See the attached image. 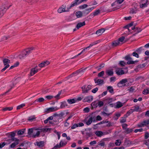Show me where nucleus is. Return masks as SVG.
Instances as JSON below:
<instances>
[{
    "label": "nucleus",
    "instance_id": "1",
    "mask_svg": "<svg viewBox=\"0 0 149 149\" xmlns=\"http://www.w3.org/2000/svg\"><path fill=\"white\" fill-rule=\"evenodd\" d=\"M35 48L34 47H29L25 49L22 51V54L18 56L19 58L20 59H23L26 56L31 53L32 51Z\"/></svg>",
    "mask_w": 149,
    "mask_h": 149
},
{
    "label": "nucleus",
    "instance_id": "2",
    "mask_svg": "<svg viewBox=\"0 0 149 149\" xmlns=\"http://www.w3.org/2000/svg\"><path fill=\"white\" fill-rule=\"evenodd\" d=\"M38 129H36V128H33L29 129L28 130V134L30 135L31 137L33 138H35L36 137H39L40 132L39 131H36L38 130Z\"/></svg>",
    "mask_w": 149,
    "mask_h": 149
},
{
    "label": "nucleus",
    "instance_id": "3",
    "mask_svg": "<svg viewBox=\"0 0 149 149\" xmlns=\"http://www.w3.org/2000/svg\"><path fill=\"white\" fill-rule=\"evenodd\" d=\"M131 55L129 54L126 56L125 57V60L128 61L127 62V64L128 65L134 64L138 62V61L137 60L135 61H132V58L130 57Z\"/></svg>",
    "mask_w": 149,
    "mask_h": 149
},
{
    "label": "nucleus",
    "instance_id": "4",
    "mask_svg": "<svg viewBox=\"0 0 149 149\" xmlns=\"http://www.w3.org/2000/svg\"><path fill=\"white\" fill-rule=\"evenodd\" d=\"M128 83L127 79H123L120 81L117 84V86L118 87H122L126 86V83Z\"/></svg>",
    "mask_w": 149,
    "mask_h": 149
},
{
    "label": "nucleus",
    "instance_id": "5",
    "mask_svg": "<svg viewBox=\"0 0 149 149\" xmlns=\"http://www.w3.org/2000/svg\"><path fill=\"white\" fill-rule=\"evenodd\" d=\"M92 86L91 85H88L86 86V85H84L81 87L83 93H88L90 90L91 89Z\"/></svg>",
    "mask_w": 149,
    "mask_h": 149
},
{
    "label": "nucleus",
    "instance_id": "6",
    "mask_svg": "<svg viewBox=\"0 0 149 149\" xmlns=\"http://www.w3.org/2000/svg\"><path fill=\"white\" fill-rule=\"evenodd\" d=\"M87 0H75L72 2L70 6V8L79 5L83 2H86Z\"/></svg>",
    "mask_w": 149,
    "mask_h": 149
},
{
    "label": "nucleus",
    "instance_id": "7",
    "mask_svg": "<svg viewBox=\"0 0 149 149\" xmlns=\"http://www.w3.org/2000/svg\"><path fill=\"white\" fill-rule=\"evenodd\" d=\"M61 91H59L58 93V94L54 97L52 95H49L45 96V98L47 99V100H51V99L53 98L54 97L56 99H59V97L61 95Z\"/></svg>",
    "mask_w": 149,
    "mask_h": 149
},
{
    "label": "nucleus",
    "instance_id": "8",
    "mask_svg": "<svg viewBox=\"0 0 149 149\" xmlns=\"http://www.w3.org/2000/svg\"><path fill=\"white\" fill-rule=\"evenodd\" d=\"M59 108L56 107H53L46 109L45 110V112L48 113L49 112H54L58 110Z\"/></svg>",
    "mask_w": 149,
    "mask_h": 149
},
{
    "label": "nucleus",
    "instance_id": "9",
    "mask_svg": "<svg viewBox=\"0 0 149 149\" xmlns=\"http://www.w3.org/2000/svg\"><path fill=\"white\" fill-rule=\"evenodd\" d=\"M148 124H149V119L143 120V122L138 125V126L139 127H142L144 126H146Z\"/></svg>",
    "mask_w": 149,
    "mask_h": 149
},
{
    "label": "nucleus",
    "instance_id": "10",
    "mask_svg": "<svg viewBox=\"0 0 149 149\" xmlns=\"http://www.w3.org/2000/svg\"><path fill=\"white\" fill-rule=\"evenodd\" d=\"M95 8L94 7H93L89 8L86 9L83 11V13L85 15H87Z\"/></svg>",
    "mask_w": 149,
    "mask_h": 149
},
{
    "label": "nucleus",
    "instance_id": "11",
    "mask_svg": "<svg viewBox=\"0 0 149 149\" xmlns=\"http://www.w3.org/2000/svg\"><path fill=\"white\" fill-rule=\"evenodd\" d=\"M65 7H64V8H63L62 7L59 8L58 10V13H61L62 12H69V9L71 8H70V6L69 7L67 8V10H66L65 9Z\"/></svg>",
    "mask_w": 149,
    "mask_h": 149
},
{
    "label": "nucleus",
    "instance_id": "12",
    "mask_svg": "<svg viewBox=\"0 0 149 149\" xmlns=\"http://www.w3.org/2000/svg\"><path fill=\"white\" fill-rule=\"evenodd\" d=\"M93 99V97L92 96H89L86 97L84 99V102H91Z\"/></svg>",
    "mask_w": 149,
    "mask_h": 149
},
{
    "label": "nucleus",
    "instance_id": "13",
    "mask_svg": "<svg viewBox=\"0 0 149 149\" xmlns=\"http://www.w3.org/2000/svg\"><path fill=\"white\" fill-rule=\"evenodd\" d=\"M50 63V62L48 61H45L42 62L41 63L38 65V66L41 68H43L45 66L49 65Z\"/></svg>",
    "mask_w": 149,
    "mask_h": 149
},
{
    "label": "nucleus",
    "instance_id": "14",
    "mask_svg": "<svg viewBox=\"0 0 149 149\" xmlns=\"http://www.w3.org/2000/svg\"><path fill=\"white\" fill-rule=\"evenodd\" d=\"M12 5V3L10 2L7 1L4 4V6L3 7H1L3 9V10L6 9H8Z\"/></svg>",
    "mask_w": 149,
    "mask_h": 149
},
{
    "label": "nucleus",
    "instance_id": "15",
    "mask_svg": "<svg viewBox=\"0 0 149 149\" xmlns=\"http://www.w3.org/2000/svg\"><path fill=\"white\" fill-rule=\"evenodd\" d=\"M39 70L40 69H36V68H31V70L30 75L31 76L33 75L36 73H37Z\"/></svg>",
    "mask_w": 149,
    "mask_h": 149
},
{
    "label": "nucleus",
    "instance_id": "16",
    "mask_svg": "<svg viewBox=\"0 0 149 149\" xmlns=\"http://www.w3.org/2000/svg\"><path fill=\"white\" fill-rule=\"evenodd\" d=\"M15 133L14 132H11V133L10 134L11 138L9 140L12 141H17L19 139H18L15 137Z\"/></svg>",
    "mask_w": 149,
    "mask_h": 149
},
{
    "label": "nucleus",
    "instance_id": "17",
    "mask_svg": "<svg viewBox=\"0 0 149 149\" xmlns=\"http://www.w3.org/2000/svg\"><path fill=\"white\" fill-rule=\"evenodd\" d=\"M105 73L108 76H112L113 74V70L112 69L107 70Z\"/></svg>",
    "mask_w": 149,
    "mask_h": 149
},
{
    "label": "nucleus",
    "instance_id": "18",
    "mask_svg": "<svg viewBox=\"0 0 149 149\" xmlns=\"http://www.w3.org/2000/svg\"><path fill=\"white\" fill-rule=\"evenodd\" d=\"M34 145L38 146L39 148L42 147L45 145L44 142V141H37L34 143Z\"/></svg>",
    "mask_w": 149,
    "mask_h": 149
},
{
    "label": "nucleus",
    "instance_id": "19",
    "mask_svg": "<svg viewBox=\"0 0 149 149\" xmlns=\"http://www.w3.org/2000/svg\"><path fill=\"white\" fill-rule=\"evenodd\" d=\"M19 139L17 141H14V142L10 145L9 148H14L16 146L19 144Z\"/></svg>",
    "mask_w": 149,
    "mask_h": 149
},
{
    "label": "nucleus",
    "instance_id": "20",
    "mask_svg": "<svg viewBox=\"0 0 149 149\" xmlns=\"http://www.w3.org/2000/svg\"><path fill=\"white\" fill-rule=\"evenodd\" d=\"M82 72H83V70H77L75 72H73L72 74H71L70 75L68 76L67 77H66L65 78V79H68L69 78L72 77L73 76V75L74 74H78L79 73H80Z\"/></svg>",
    "mask_w": 149,
    "mask_h": 149
},
{
    "label": "nucleus",
    "instance_id": "21",
    "mask_svg": "<svg viewBox=\"0 0 149 149\" xmlns=\"http://www.w3.org/2000/svg\"><path fill=\"white\" fill-rule=\"evenodd\" d=\"M148 2V0H142L141 1V4L140 5V8H142L146 7L147 5V3Z\"/></svg>",
    "mask_w": 149,
    "mask_h": 149
},
{
    "label": "nucleus",
    "instance_id": "22",
    "mask_svg": "<svg viewBox=\"0 0 149 149\" xmlns=\"http://www.w3.org/2000/svg\"><path fill=\"white\" fill-rule=\"evenodd\" d=\"M115 72L116 74L118 75H122L124 74L125 73L123 70H120L119 68H118V69L116 70Z\"/></svg>",
    "mask_w": 149,
    "mask_h": 149
},
{
    "label": "nucleus",
    "instance_id": "23",
    "mask_svg": "<svg viewBox=\"0 0 149 149\" xmlns=\"http://www.w3.org/2000/svg\"><path fill=\"white\" fill-rule=\"evenodd\" d=\"M85 24H86L85 21H84L82 22H79L77 24L76 26V28L77 29H79L80 28L84 26Z\"/></svg>",
    "mask_w": 149,
    "mask_h": 149
},
{
    "label": "nucleus",
    "instance_id": "24",
    "mask_svg": "<svg viewBox=\"0 0 149 149\" xmlns=\"http://www.w3.org/2000/svg\"><path fill=\"white\" fill-rule=\"evenodd\" d=\"M104 31L105 30L104 29H101L98 30L96 31V34L99 36L101 35Z\"/></svg>",
    "mask_w": 149,
    "mask_h": 149
},
{
    "label": "nucleus",
    "instance_id": "25",
    "mask_svg": "<svg viewBox=\"0 0 149 149\" xmlns=\"http://www.w3.org/2000/svg\"><path fill=\"white\" fill-rule=\"evenodd\" d=\"M95 83H97L98 85L102 84L104 82V81L101 79H97L96 78L94 79Z\"/></svg>",
    "mask_w": 149,
    "mask_h": 149
},
{
    "label": "nucleus",
    "instance_id": "26",
    "mask_svg": "<svg viewBox=\"0 0 149 149\" xmlns=\"http://www.w3.org/2000/svg\"><path fill=\"white\" fill-rule=\"evenodd\" d=\"M120 42L116 40L113 42L111 43V46L113 47H116L119 45Z\"/></svg>",
    "mask_w": 149,
    "mask_h": 149
},
{
    "label": "nucleus",
    "instance_id": "27",
    "mask_svg": "<svg viewBox=\"0 0 149 149\" xmlns=\"http://www.w3.org/2000/svg\"><path fill=\"white\" fill-rule=\"evenodd\" d=\"M113 100V99L112 98H105L104 99V101L106 103V104H109Z\"/></svg>",
    "mask_w": 149,
    "mask_h": 149
},
{
    "label": "nucleus",
    "instance_id": "28",
    "mask_svg": "<svg viewBox=\"0 0 149 149\" xmlns=\"http://www.w3.org/2000/svg\"><path fill=\"white\" fill-rule=\"evenodd\" d=\"M107 90H108L111 93L113 94L114 93V90L111 86H109L107 87Z\"/></svg>",
    "mask_w": 149,
    "mask_h": 149
},
{
    "label": "nucleus",
    "instance_id": "29",
    "mask_svg": "<svg viewBox=\"0 0 149 149\" xmlns=\"http://www.w3.org/2000/svg\"><path fill=\"white\" fill-rule=\"evenodd\" d=\"M95 134L97 136L100 137L104 135L103 132L100 131H96Z\"/></svg>",
    "mask_w": 149,
    "mask_h": 149
},
{
    "label": "nucleus",
    "instance_id": "30",
    "mask_svg": "<svg viewBox=\"0 0 149 149\" xmlns=\"http://www.w3.org/2000/svg\"><path fill=\"white\" fill-rule=\"evenodd\" d=\"M83 12L81 11H78L76 13V15L78 18L81 17L83 16Z\"/></svg>",
    "mask_w": 149,
    "mask_h": 149
},
{
    "label": "nucleus",
    "instance_id": "31",
    "mask_svg": "<svg viewBox=\"0 0 149 149\" xmlns=\"http://www.w3.org/2000/svg\"><path fill=\"white\" fill-rule=\"evenodd\" d=\"M3 62L4 65H7L10 63V61L7 58H5L3 59Z\"/></svg>",
    "mask_w": 149,
    "mask_h": 149
},
{
    "label": "nucleus",
    "instance_id": "32",
    "mask_svg": "<svg viewBox=\"0 0 149 149\" xmlns=\"http://www.w3.org/2000/svg\"><path fill=\"white\" fill-rule=\"evenodd\" d=\"M67 102L70 104H72L75 103L76 102V100L74 99H69L67 100Z\"/></svg>",
    "mask_w": 149,
    "mask_h": 149
},
{
    "label": "nucleus",
    "instance_id": "33",
    "mask_svg": "<svg viewBox=\"0 0 149 149\" xmlns=\"http://www.w3.org/2000/svg\"><path fill=\"white\" fill-rule=\"evenodd\" d=\"M45 99L42 97H40L36 100L33 103V104H35L36 102H42L44 101Z\"/></svg>",
    "mask_w": 149,
    "mask_h": 149
},
{
    "label": "nucleus",
    "instance_id": "34",
    "mask_svg": "<svg viewBox=\"0 0 149 149\" xmlns=\"http://www.w3.org/2000/svg\"><path fill=\"white\" fill-rule=\"evenodd\" d=\"M61 103V104L60 107V108L61 109L63 108L68 106L66 102L65 101L62 102Z\"/></svg>",
    "mask_w": 149,
    "mask_h": 149
},
{
    "label": "nucleus",
    "instance_id": "35",
    "mask_svg": "<svg viewBox=\"0 0 149 149\" xmlns=\"http://www.w3.org/2000/svg\"><path fill=\"white\" fill-rule=\"evenodd\" d=\"M25 132V129H22L18 131L17 134L18 135H22Z\"/></svg>",
    "mask_w": 149,
    "mask_h": 149
},
{
    "label": "nucleus",
    "instance_id": "36",
    "mask_svg": "<svg viewBox=\"0 0 149 149\" xmlns=\"http://www.w3.org/2000/svg\"><path fill=\"white\" fill-rule=\"evenodd\" d=\"M100 10L99 9L96 10L95 12L91 14V15H92L94 16L97 15L99 13H100Z\"/></svg>",
    "mask_w": 149,
    "mask_h": 149
},
{
    "label": "nucleus",
    "instance_id": "37",
    "mask_svg": "<svg viewBox=\"0 0 149 149\" xmlns=\"http://www.w3.org/2000/svg\"><path fill=\"white\" fill-rule=\"evenodd\" d=\"M97 101H95L91 104V106L94 108H96L97 107Z\"/></svg>",
    "mask_w": 149,
    "mask_h": 149
},
{
    "label": "nucleus",
    "instance_id": "38",
    "mask_svg": "<svg viewBox=\"0 0 149 149\" xmlns=\"http://www.w3.org/2000/svg\"><path fill=\"white\" fill-rule=\"evenodd\" d=\"M99 42H100V40H98L94 42H93L92 43H91L90 45L89 46H88V47H87V48H90L91 47L93 46V45L97 44Z\"/></svg>",
    "mask_w": 149,
    "mask_h": 149
},
{
    "label": "nucleus",
    "instance_id": "39",
    "mask_svg": "<svg viewBox=\"0 0 149 149\" xmlns=\"http://www.w3.org/2000/svg\"><path fill=\"white\" fill-rule=\"evenodd\" d=\"M137 10L136 8H131L130 9V13L131 14L136 13L137 11Z\"/></svg>",
    "mask_w": 149,
    "mask_h": 149
},
{
    "label": "nucleus",
    "instance_id": "40",
    "mask_svg": "<svg viewBox=\"0 0 149 149\" xmlns=\"http://www.w3.org/2000/svg\"><path fill=\"white\" fill-rule=\"evenodd\" d=\"M133 110L134 111H141V109L139 106H135L133 107Z\"/></svg>",
    "mask_w": 149,
    "mask_h": 149
},
{
    "label": "nucleus",
    "instance_id": "41",
    "mask_svg": "<svg viewBox=\"0 0 149 149\" xmlns=\"http://www.w3.org/2000/svg\"><path fill=\"white\" fill-rule=\"evenodd\" d=\"M97 107H100L104 105V103L102 101H97Z\"/></svg>",
    "mask_w": 149,
    "mask_h": 149
},
{
    "label": "nucleus",
    "instance_id": "42",
    "mask_svg": "<svg viewBox=\"0 0 149 149\" xmlns=\"http://www.w3.org/2000/svg\"><path fill=\"white\" fill-rule=\"evenodd\" d=\"M93 121V118H90L86 122V124L87 125H89L91 124Z\"/></svg>",
    "mask_w": 149,
    "mask_h": 149
},
{
    "label": "nucleus",
    "instance_id": "43",
    "mask_svg": "<svg viewBox=\"0 0 149 149\" xmlns=\"http://www.w3.org/2000/svg\"><path fill=\"white\" fill-rule=\"evenodd\" d=\"M88 7V5L85 4L83 5H81L79 7V8L80 9H84Z\"/></svg>",
    "mask_w": 149,
    "mask_h": 149
},
{
    "label": "nucleus",
    "instance_id": "44",
    "mask_svg": "<svg viewBox=\"0 0 149 149\" xmlns=\"http://www.w3.org/2000/svg\"><path fill=\"white\" fill-rule=\"evenodd\" d=\"M13 109V107H6L4 108H3L2 109V111H11Z\"/></svg>",
    "mask_w": 149,
    "mask_h": 149
},
{
    "label": "nucleus",
    "instance_id": "45",
    "mask_svg": "<svg viewBox=\"0 0 149 149\" xmlns=\"http://www.w3.org/2000/svg\"><path fill=\"white\" fill-rule=\"evenodd\" d=\"M88 48H87V47H86L84 49H83V50L80 53H79V54H77V55L75 56H74L72 58H71L72 59H73L74 58H76V57H77V56H79L80 55H81L82 53H83L85 51V50L86 49H87Z\"/></svg>",
    "mask_w": 149,
    "mask_h": 149
},
{
    "label": "nucleus",
    "instance_id": "46",
    "mask_svg": "<svg viewBox=\"0 0 149 149\" xmlns=\"http://www.w3.org/2000/svg\"><path fill=\"white\" fill-rule=\"evenodd\" d=\"M51 129L50 128H45L40 129L41 132H47L48 131H49L51 130Z\"/></svg>",
    "mask_w": 149,
    "mask_h": 149
},
{
    "label": "nucleus",
    "instance_id": "47",
    "mask_svg": "<svg viewBox=\"0 0 149 149\" xmlns=\"http://www.w3.org/2000/svg\"><path fill=\"white\" fill-rule=\"evenodd\" d=\"M143 93L144 95H147L149 93V88H146L144 89Z\"/></svg>",
    "mask_w": 149,
    "mask_h": 149
},
{
    "label": "nucleus",
    "instance_id": "48",
    "mask_svg": "<svg viewBox=\"0 0 149 149\" xmlns=\"http://www.w3.org/2000/svg\"><path fill=\"white\" fill-rule=\"evenodd\" d=\"M119 64L121 66L123 67L125 65L127 64V63L125 62L124 61H120Z\"/></svg>",
    "mask_w": 149,
    "mask_h": 149
},
{
    "label": "nucleus",
    "instance_id": "49",
    "mask_svg": "<svg viewBox=\"0 0 149 149\" xmlns=\"http://www.w3.org/2000/svg\"><path fill=\"white\" fill-rule=\"evenodd\" d=\"M146 65V64L145 63H143L142 64H140L137 66L138 69L143 68Z\"/></svg>",
    "mask_w": 149,
    "mask_h": 149
},
{
    "label": "nucleus",
    "instance_id": "50",
    "mask_svg": "<svg viewBox=\"0 0 149 149\" xmlns=\"http://www.w3.org/2000/svg\"><path fill=\"white\" fill-rule=\"evenodd\" d=\"M125 143L126 145H128L131 144V142L126 138L125 140Z\"/></svg>",
    "mask_w": 149,
    "mask_h": 149
},
{
    "label": "nucleus",
    "instance_id": "51",
    "mask_svg": "<svg viewBox=\"0 0 149 149\" xmlns=\"http://www.w3.org/2000/svg\"><path fill=\"white\" fill-rule=\"evenodd\" d=\"M19 62H17L16 63L13 65L11 66L10 68V69H13V68L17 67L19 65Z\"/></svg>",
    "mask_w": 149,
    "mask_h": 149
},
{
    "label": "nucleus",
    "instance_id": "52",
    "mask_svg": "<svg viewBox=\"0 0 149 149\" xmlns=\"http://www.w3.org/2000/svg\"><path fill=\"white\" fill-rule=\"evenodd\" d=\"M143 47H140L138 48L137 49L136 52L138 54H140L142 50L143 49Z\"/></svg>",
    "mask_w": 149,
    "mask_h": 149
},
{
    "label": "nucleus",
    "instance_id": "53",
    "mask_svg": "<svg viewBox=\"0 0 149 149\" xmlns=\"http://www.w3.org/2000/svg\"><path fill=\"white\" fill-rule=\"evenodd\" d=\"M25 106V104H22L17 106V110L20 109H21L22 108Z\"/></svg>",
    "mask_w": 149,
    "mask_h": 149
},
{
    "label": "nucleus",
    "instance_id": "54",
    "mask_svg": "<svg viewBox=\"0 0 149 149\" xmlns=\"http://www.w3.org/2000/svg\"><path fill=\"white\" fill-rule=\"evenodd\" d=\"M64 115L65 113L62 112L58 114V117H59V119H61L62 118Z\"/></svg>",
    "mask_w": 149,
    "mask_h": 149
},
{
    "label": "nucleus",
    "instance_id": "55",
    "mask_svg": "<svg viewBox=\"0 0 149 149\" xmlns=\"http://www.w3.org/2000/svg\"><path fill=\"white\" fill-rule=\"evenodd\" d=\"M122 103L120 102H118L117 103L116 106V108H119L123 106Z\"/></svg>",
    "mask_w": 149,
    "mask_h": 149
},
{
    "label": "nucleus",
    "instance_id": "56",
    "mask_svg": "<svg viewBox=\"0 0 149 149\" xmlns=\"http://www.w3.org/2000/svg\"><path fill=\"white\" fill-rule=\"evenodd\" d=\"M102 113L103 115L104 116H109L112 114V113H107L104 111L102 112Z\"/></svg>",
    "mask_w": 149,
    "mask_h": 149
},
{
    "label": "nucleus",
    "instance_id": "57",
    "mask_svg": "<svg viewBox=\"0 0 149 149\" xmlns=\"http://www.w3.org/2000/svg\"><path fill=\"white\" fill-rule=\"evenodd\" d=\"M0 18L1 17L3 16V10H4L3 8L0 7Z\"/></svg>",
    "mask_w": 149,
    "mask_h": 149
},
{
    "label": "nucleus",
    "instance_id": "58",
    "mask_svg": "<svg viewBox=\"0 0 149 149\" xmlns=\"http://www.w3.org/2000/svg\"><path fill=\"white\" fill-rule=\"evenodd\" d=\"M121 143V141L120 140H117L116 141L115 144L116 146H120Z\"/></svg>",
    "mask_w": 149,
    "mask_h": 149
},
{
    "label": "nucleus",
    "instance_id": "59",
    "mask_svg": "<svg viewBox=\"0 0 149 149\" xmlns=\"http://www.w3.org/2000/svg\"><path fill=\"white\" fill-rule=\"evenodd\" d=\"M125 38L124 36H122L118 40L119 41V42H123L124 41V39Z\"/></svg>",
    "mask_w": 149,
    "mask_h": 149
},
{
    "label": "nucleus",
    "instance_id": "60",
    "mask_svg": "<svg viewBox=\"0 0 149 149\" xmlns=\"http://www.w3.org/2000/svg\"><path fill=\"white\" fill-rule=\"evenodd\" d=\"M133 56H135L137 58L139 57V55L136 52H134L132 53V54Z\"/></svg>",
    "mask_w": 149,
    "mask_h": 149
},
{
    "label": "nucleus",
    "instance_id": "61",
    "mask_svg": "<svg viewBox=\"0 0 149 149\" xmlns=\"http://www.w3.org/2000/svg\"><path fill=\"white\" fill-rule=\"evenodd\" d=\"M6 66L1 70V72H3L4 71H5L7 68H8L10 66V65L9 64H8L7 65H5Z\"/></svg>",
    "mask_w": 149,
    "mask_h": 149
},
{
    "label": "nucleus",
    "instance_id": "62",
    "mask_svg": "<svg viewBox=\"0 0 149 149\" xmlns=\"http://www.w3.org/2000/svg\"><path fill=\"white\" fill-rule=\"evenodd\" d=\"M97 144L98 146H104L105 144L104 142H102V141L98 143Z\"/></svg>",
    "mask_w": 149,
    "mask_h": 149
},
{
    "label": "nucleus",
    "instance_id": "63",
    "mask_svg": "<svg viewBox=\"0 0 149 149\" xmlns=\"http://www.w3.org/2000/svg\"><path fill=\"white\" fill-rule=\"evenodd\" d=\"M104 74V72L102 71L98 73V76L99 77H101Z\"/></svg>",
    "mask_w": 149,
    "mask_h": 149
},
{
    "label": "nucleus",
    "instance_id": "64",
    "mask_svg": "<svg viewBox=\"0 0 149 149\" xmlns=\"http://www.w3.org/2000/svg\"><path fill=\"white\" fill-rule=\"evenodd\" d=\"M125 130L127 133H129L132 131V129L130 128H127Z\"/></svg>",
    "mask_w": 149,
    "mask_h": 149
}]
</instances>
